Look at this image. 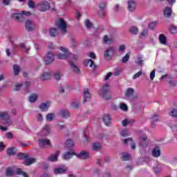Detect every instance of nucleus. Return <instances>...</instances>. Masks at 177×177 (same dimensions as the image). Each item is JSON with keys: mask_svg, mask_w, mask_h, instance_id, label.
Segmentation results:
<instances>
[{"mask_svg": "<svg viewBox=\"0 0 177 177\" xmlns=\"http://www.w3.org/2000/svg\"><path fill=\"white\" fill-rule=\"evenodd\" d=\"M106 2H101L100 3L99 6H98V8L100 9V12H99V15L100 16H104V15H106V12H104V9L106 8Z\"/></svg>", "mask_w": 177, "mask_h": 177, "instance_id": "18", "label": "nucleus"}, {"mask_svg": "<svg viewBox=\"0 0 177 177\" xmlns=\"http://www.w3.org/2000/svg\"><path fill=\"white\" fill-rule=\"evenodd\" d=\"M59 115L64 118H68L70 117V112L67 109L61 110L59 111Z\"/></svg>", "mask_w": 177, "mask_h": 177, "instance_id": "27", "label": "nucleus"}, {"mask_svg": "<svg viewBox=\"0 0 177 177\" xmlns=\"http://www.w3.org/2000/svg\"><path fill=\"white\" fill-rule=\"evenodd\" d=\"M71 107L72 109H78V107H80V102H72L71 104Z\"/></svg>", "mask_w": 177, "mask_h": 177, "instance_id": "55", "label": "nucleus"}, {"mask_svg": "<svg viewBox=\"0 0 177 177\" xmlns=\"http://www.w3.org/2000/svg\"><path fill=\"white\" fill-rule=\"evenodd\" d=\"M140 146L142 147H146L147 146V137L144 136L140 138Z\"/></svg>", "mask_w": 177, "mask_h": 177, "instance_id": "28", "label": "nucleus"}, {"mask_svg": "<svg viewBox=\"0 0 177 177\" xmlns=\"http://www.w3.org/2000/svg\"><path fill=\"white\" fill-rule=\"evenodd\" d=\"M98 93L105 100H110L111 99V94L109 93V84H104V86H102Z\"/></svg>", "mask_w": 177, "mask_h": 177, "instance_id": "1", "label": "nucleus"}, {"mask_svg": "<svg viewBox=\"0 0 177 177\" xmlns=\"http://www.w3.org/2000/svg\"><path fill=\"white\" fill-rule=\"evenodd\" d=\"M128 142H130L131 143V148L134 150V149H136V145L132 142V139L131 138H127L124 140V145H128Z\"/></svg>", "mask_w": 177, "mask_h": 177, "instance_id": "29", "label": "nucleus"}, {"mask_svg": "<svg viewBox=\"0 0 177 177\" xmlns=\"http://www.w3.org/2000/svg\"><path fill=\"white\" fill-rule=\"evenodd\" d=\"M37 99H38V95L37 94H32L29 97L28 100L30 103H34V102L37 101Z\"/></svg>", "mask_w": 177, "mask_h": 177, "instance_id": "38", "label": "nucleus"}, {"mask_svg": "<svg viewBox=\"0 0 177 177\" xmlns=\"http://www.w3.org/2000/svg\"><path fill=\"white\" fill-rule=\"evenodd\" d=\"M154 77H156V71L153 70L150 73V80L153 81V80H154Z\"/></svg>", "mask_w": 177, "mask_h": 177, "instance_id": "60", "label": "nucleus"}, {"mask_svg": "<svg viewBox=\"0 0 177 177\" xmlns=\"http://www.w3.org/2000/svg\"><path fill=\"white\" fill-rule=\"evenodd\" d=\"M120 135H121V136L122 138H125L126 136H129V133H128V130L127 129H123L120 132Z\"/></svg>", "mask_w": 177, "mask_h": 177, "instance_id": "48", "label": "nucleus"}, {"mask_svg": "<svg viewBox=\"0 0 177 177\" xmlns=\"http://www.w3.org/2000/svg\"><path fill=\"white\" fill-rule=\"evenodd\" d=\"M17 175H23L24 177H28L27 173L24 172L21 168H17L16 171Z\"/></svg>", "mask_w": 177, "mask_h": 177, "instance_id": "42", "label": "nucleus"}, {"mask_svg": "<svg viewBox=\"0 0 177 177\" xmlns=\"http://www.w3.org/2000/svg\"><path fill=\"white\" fill-rule=\"evenodd\" d=\"M114 52H115L114 47H108L104 53V57H105L106 60H111L113 56H114Z\"/></svg>", "mask_w": 177, "mask_h": 177, "instance_id": "4", "label": "nucleus"}, {"mask_svg": "<svg viewBox=\"0 0 177 177\" xmlns=\"http://www.w3.org/2000/svg\"><path fill=\"white\" fill-rule=\"evenodd\" d=\"M23 86V84H17L15 86V91H19Z\"/></svg>", "mask_w": 177, "mask_h": 177, "instance_id": "62", "label": "nucleus"}, {"mask_svg": "<svg viewBox=\"0 0 177 177\" xmlns=\"http://www.w3.org/2000/svg\"><path fill=\"white\" fill-rule=\"evenodd\" d=\"M102 41L106 45H110V44H113V38L109 37L107 35H104L103 37Z\"/></svg>", "mask_w": 177, "mask_h": 177, "instance_id": "24", "label": "nucleus"}, {"mask_svg": "<svg viewBox=\"0 0 177 177\" xmlns=\"http://www.w3.org/2000/svg\"><path fill=\"white\" fill-rule=\"evenodd\" d=\"M65 146L67 149H71L74 146V142L72 140H67L65 142Z\"/></svg>", "mask_w": 177, "mask_h": 177, "instance_id": "35", "label": "nucleus"}, {"mask_svg": "<svg viewBox=\"0 0 177 177\" xmlns=\"http://www.w3.org/2000/svg\"><path fill=\"white\" fill-rule=\"evenodd\" d=\"M148 32L149 31L147 30V29H143L140 36V38H146V37H147L148 35Z\"/></svg>", "mask_w": 177, "mask_h": 177, "instance_id": "46", "label": "nucleus"}, {"mask_svg": "<svg viewBox=\"0 0 177 177\" xmlns=\"http://www.w3.org/2000/svg\"><path fill=\"white\" fill-rule=\"evenodd\" d=\"M57 127H58L59 131H62V129H64V128H66V124H58Z\"/></svg>", "mask_w": 177, "mask_h": 177, "instance_id": "63", "label": "nucleus"}, {"mask_svg": "<svg viewBox=\"0 0 177 177\" xmlns=\"http://www.w3.org/2000/svg\"><path fill=\"white\" fill-rule=\"evenodd\" d=\"M17 151L16 150V148H15V147L8 148L7 149V154H8V156H15V154H16Z\"/></svg>", "mask_w": 177, "mask_h": 177, "instance_id": "32", "label": "nucleus"}, {"mask_svg": "<svg viewBox=\"0 0 177 177\" xmlns=\"http://www.w3.org/2000/svg\"><path fill=\"white\" fill-rule=\"evenodd\" d=\"M12 46L14 48H21L25 50V52H28L30 50V47L26 46L24 44H17V38H15L14 40H11Z\"/></svg>", "mask_w": 177, "mask_h": 177, "instance_id": "7", "label": "nucleus"}, {"mask_svg": "<svg viewBox=\"0 0 177 177\" xmlns=\"http://www.w3.org/2000/svg\"><path fill=\"white\" fill-rule=\"evenodd\" d=\"M55 62V55L53 53L48 52L44 57V63L46 65L51 64Z\"/></svg>", "mask_w": 177, "mask_h": 177, "instance_id": "10", "label": "nucleus"}, {"mask_svg": "<svg viewBox=\"0 0 177 177\" xmlns=\"http://www.w3.org/2000/svg\"><path fill=\"white\" fill-rule=\"evenodd\" d=\"M50 72H44L40 77L41 81H46V80H50Z\"/></svg>", "mask_w": 177, "mask_h": 177, "instance_id": "25", "label": "nucleus"}, {"mask_svg": "<svg viewBox=\"0 0 177 177\" xmlns=\"http://www.w3.org/2000/svg\"><path fill=\"white\" fill-rule=\"evenodd\" d=\"M28 6L29 8H35V3H34L32 1H29Z\"/></svg>", "mask_w": 177, "mask_h": 177, "instance_id": "64", "label": "nucleus"}, {"mask_svg": "<svg viewBox=\"0 0 177 177\" xmlns=\"http://www.w3.org/2000/svg\"><path fill=\"white\" fill-rule=\"evenodd\" d=\"M54 77L57 81H59V80H60V78H62V73H60L59 71H57L54 73Z\"/></svg>", "mask_w": 177, "mask_h": 177, "instance_id": "47", "label": "nucleus"}, {"mask_svg": "<svg viewBox=\"0 0 177 177\" xmlns=\"http://www.w3.org/2000/svg\"><path fill=\"white\" fill-rule=\"evenodd\" d=\"M129 32H131V34L133 35H136L138 32H139V29L135 26H132L129 29Z\"/></svg>", "mask_w": 177, "mask_h": 177, "instance_id": "37", "label": "nucleus"}, {"mask_svg": "<svg viewBox=\"0 0 177 177\" xmlns=\"http://www.w3.org/2000/svg\"><path fill=\"white\" fill-rule=\"evenodd\" d=\"M59 32H57V29L56 28H51L50 29V37H56Z\"/></svg>", "mask_w": 177, "mask_h": 177, "instance_id": "36", "label": "nucleus"}, {"mask_svg": "<svg viewBox=\"0 0 177 177\" xmlns=\"http://www.w3.org/2000/svg\"><path fill=\"white\" fill-rule=\"evenodd\" d=\"M50 107V102L47 101L46 102L41 103L39 106V109L41 110V111H46Z\"/></svg>", "mask_w": 177, "mask_h": 177, "instance_id": "19", "label": "nucleus"}, {"mask_svg": "<svg viewBox=\"0 0 177 177\" xmlns=\"http://www.w3.org/2000/svg\"><path fill=\"white\" fill-rule=\"evenodd\" d=\"M129 60V53L125 55L124 57H122V63H127Z\"/></svg>", "mask_w": 177, "mask_h": 177, "instance_id": "53", "label": "nucleus"}, {"mask_svg": "<svg viewBox=\"0 0 177 177\" xmlns=\"http://www.w3.org/2000/svg\"><path fill=\"white\" fill-rule=\"evenodd\" d=\"M55 113H50L47 114V115L46 116V118L47 121H53V119L55 118Z\"/></svg>", "mask_w": 177, "mask_h": 177, "instance_id": "40", "label": "nucleus"}, {"mask_svg": "<svg viewBox=\"0 0 177 177\" xmlns=\"http://www.w3.org/2000/svg\"><path fill=\"white\" fill-rule=\"evenodd\" d=\"M122 160H123V161H129V160H131V155L125 153H122Z\"/></svg>", "mask_w": 177, "mask_h": 177, "instance_id": "45", "label": "nucleus"}, {"mask_svg": "<svg viewBox=\"0 0 177 177\" xmlns=\"http://www.w3.org/2000/svg\"><path fill=\"white\" fill-rule=\"evenodd\" d=\"M76 157H77V158H80V160H86L89 158V153L82 151L80 153H76Z\"/></svg>", "mask_w": 177, "mask_h": 177, "instance_id": "16", "label": "nucleus"}, {"mask_svg": "<svg viewBox=\"0 0 177 177\" xmlns=\"http://www.w3.org/2000/svg\"><path fill=\"white\" fill-rule=\"evenodd\" d=\"M59 50H62V52H64V53H59L57 55V57L58 59H62V60L68 59V55H70V53H68V50H67V48L64 47H60Z\"/></svg>", "mask_w": 177, "mask_h": 177, "instance_id": "8", "label": "nucleus"}, {"mask_svg": "<svg viewBox=\"0 0 177 177\" xmlns=\"http://www.w3.org/2000/svg\"><path fill=\"white\" fill-rule=\"evenodd\" d=\"M56 26L61 30V32H63V34H66V32H67V24L63 19H59L56 22Z\"/></svg>", "mask_w": 177, "mask_h": 177, "instance_id": "5", "label": "nucleus"}, {"mask_svg": "<svg viewBox=\"0 0 177 177\" xmlns=\"http://www.w3.org/2000/svg\"><path fill=\"white\" fill-rule=\"evenodd\" d=\"M68 171V168L65 166H62V167L55 168L53 171L55 175H59L62 174H66Z\"/></svg>", "mask_w": 177, "mask_h": 177, "instance_id": "13", "label": "nucleus"}, {"mask_svg": "<svg viewBox=\"0 0 177 177\" xmlns=\"http://www.w3.org/2000/svg\"><path fill=\"white\" fill-rule=\"evenodd\" d=\"M126 48H127V47L125 46V45L122 44L119 46L118 50H119L120 53H124V50H125Z\"/></svg>", "mask_w": 177, "mask_h": 177, "instance_id": "58", "label": "nucleus"}, {"mask_svg": "<svg viewBox=\"0 0 177 177\" xmlns=\"http://www.w3.org/2000/svg\"><path fill=\"white\" fill-rule=\"evenodd\" d=\"M13 174H15V171H13V169H12V167H8L6 169V176H12Z\"/></svg>", "mask_w": 177, "mask_h": 177, "instance_id": "44", "label": "nucleus"}, {"mask_svg": "<svg viewBox=\"0 0 177 177\" xmlns=\"http://www.w3.org/2000/svg\"><path fill=\"white\" fill-rule=\"evenodd\" d=\"M84 66H88L89 64V66L91 68H96V65H95V63L92 59H85L84 61Z\"/></svg>", "mask_w": 177, "mask_h": 177, "instance_id": "23", "label": "nucleus"}, {"mask_svg": "<svg viewBox=\"0 0 177 177\" xmlns=\"http://www.w3.org/2000/svg\"><path fill=\"white\" fill-rule=\"evenodd\" d=\"M0 118L4 120V124L5 125H7V127L12 125L13 123V121L10 119L8 112H0Z\"/></svg>", "mask_w": 177, "mask_h": 177, "instance_id": "3", "label": "nucleus"}, {"mask_svg": "<svg viewBox=\"0 0 177 177\" xmlns=\"http://www.w3.org/2000/svg\"><path fill=\"white\" fill-rule=\"evenodd\" d=\"M136 63L138 66H142V64H143V59H142V57H138L136 60Z\"/></svg>", "mask_w": 177, "mask_h": 177, "instance_id": "56", "label": "nucleus"}, {"mask_svg": "<svg viewBox=\"0 0 177 177\" xmlns=\"http://www.w3.org/2000/svg\"><path fill=\"white\" fill-rule=\"evenodd\" d=\"M164 17L169 19L172 16V7L166 6L163 10Z\"/></svg>", "mask_w": 177, "mask_h": 177, "instance_id": "14", "label": "nucleus"}, {"mask_svg": "<svg viewBox=\"0 0 177 177\" xmlns=\"http://www.w3.org/2000/svg\"><path fill=\"white\" fill-rule=\"evenodd\" d=\"M25 28L27 31H34L35 30V24L31 20H27L25 24Z\"/></svg>", "mask_w": 177, "mask_h": 177, "instance_id": "12", "label": "nucleus"}, {"mask_svg": "<svg viewBox=\"0 0 177 177\" xmlns=\"http://www.w3.org/2000/svg\"><path fill=\"white\" fill-rule=\"evenodd\" d=\"M69 64L74 73H77V74L80 73V68H78V66H77V65L74 64V62H71Z\"/></svg>", "mask_w": 177, "mask_h": 177, "instance_id": "34", "label": "nucleus"}, {"mask_svg": "<svg viewBox=\"0 0 177 177\" xmlns=\"http://www.w3.org/2000/svg\"><path fill=\"white\" fill-rule=\"evenodd\" d=\"M170 115L171 117H174V118H177V109H173L170 111Z\"/></svg>", "mask_w": 177, "mask_h": 177, "instance_id": "49", "label": "nucleus"}, {"mask_svg": "<svg viewBox=\"0 0 177 177\" xmlns=\"http://www.w3.org/2000/svg\"><path fill=\"white\" fill-rule=\"evenodd\" d=\"M37 161V160L34 158H25L24 161V165H31L32 164H34V162H35Z\"/></svg>", "mask_w": 177, "mask_h": 177, "instance_id": "22", "label": "nucleus"}, {"mask_svg": "<svg viewBox=\"0 0 177 177\" xmlns=\"http://www.w3.org/2000/svg\"><path fill=\"white\" fill-rule=\"evenodd\" d=\"M131 120H124L122 122V125H123V127H127V124H131ZM132 122H133V120H132Z\"/></svg>", "mask_w": 177, "mask_h": 177, "instance_id": "57", "label": "nucleus"}, {"mask_svg": "<svg viewBox=\"0 0 177 177\" xmlns=\"http://www.w3.org/2000/svg\"><path fill=\"white\" fill-rule=\"evenodd\" d=\"M83 96H84V99H83L84 102H87L88 99L91 98V93H89V91H88V89H86L84 91Z\"/></svg>", "mask_w": 177, "mask_h": 177, "instance_id": "33", "label": "nucleus"}, {"mask_svg": "<svg viewBox=\"0 0 177 177\" xmlns=\"http://www.w3.org/2000/svg\"><path fill=\"white\" fill-rule=\"evenodd\" d=\"M30 15H31V12L28 11H22L20 13L15 12L12 14V17L17 21H24V16H30Z\"/></svg>", "mask_w": 177, "mask_h": 177, "instance_id": "2", "label": "nucleus"}, {"mask_svg": "<svg viewBox=\"0 0 177 177\" xmlns=\"http://www.w3.org/2000/svg\"><path fill=\"white\" fill-rule=\"evenodd\" d=\"M100 149H102V145L99 142H95L93 144V150L97 151Z\"/></svg>", "mask_w": 177, "mask_h": 177, "instance_id": "39", "label": "nucleus"}, {"mask_svg": "<svg viewBox=\"0 0 177 177\" xmlns=\"http://www.w3.org/2000/svg\"><path fill=\"white\" fill-rule=\"evenodd\" d=\"M84 26L86 27V28H91L92 27V23L89 19H86L84 21Z\"/></svg>", "mask_w": 177, "mask_h": 177, "instance_id": "50", "label": "nucleus"}, {"mask_svg": "<svg viewBox=\"0 0 177 177\" xmlns=\"http://www.w3.org/2000/svg\"><path fill=\"white\" fill-rule=\"evenodd\" d=\"M39 146L44 149V147H50L52 144L50 143V140L48 138H39Z\"/></svg>", "mask_w": 177, "mask_h": 177, "instance_id": "9", "label": "nucleus"}, {"mask_svg": "<svg viewBox=\"0 0 177 177\" xmlns=\"http://www.w3.org/2000/svg\"><path fill=\"white\" fill-rule=\"evenodd\" d=\"M50 8V3L46 1H43L37 4V9L40 12H46Z\"/></svg>", "mask_w": 177, "mask_h": 177, "instance_id": "6", "label": "nucleus"}, {"mask_svg": "<svg viewBox=\"0 0 177 177\" xmlns=\"http://www.w3.org/2000/svg\"><path fill=\"white\" fill-rule=\"evenodd\" d=\"M13 71L15 75H19V73H20V66L18 65H14Z\"/></svg>", "mask_w": 177, "mask_h": 177, "instance_id": "43", "label": "nucleus"}, {"mask_svg": "<svg viewBox=\"0 0 177 177\" xmlns=\"http://www.w3.org/2000/svg\"><path fill=\"white\" fill-rule=\"evenodd\" d=\"M59 154H60V152L59 151H56L54 154L48 157V161H50L51 162H55V161H57Z\"/></svg>", "mask_w": 177, "mask_h": 177, "instance_id": "21", "label": "nucleus"}, {"mask_svg": "<svg viewBox=\"0 0 177 177\" xmlns=\"http://www.w3.org/2000/svg\"><path fill=\"white\" fill-rule=\"evenodd\" d=\"M120 109L122 111H128V106L124 103H121L120 104Z\"/></svg>", "mask_w": 177, "mask_h": 177, "instance_id": "51", "label": "nucleus"}, {"mask_svg": "<svg viewBox=\"0 0 177 177\" xmlns=\"http://www.w3.org/2000/svg\"><path fill=\"white\" fill-rule=\"evenodd\" d=\"M50 133V126L46 124L42 129L41 133H40V136H48Z\"/></svg>", "mask_w": 177, "mask_h": 177, "instance_id": "15", "label": "nucleus"}, {"mask_svg": "<svg viewBox=\"0 0 177 177\" xmlns=\"http://www.w3.org/2000/svg\"><path fill=\"white\" fill-rule=\"evenodd\" d=\"M136 1L135 0H128L127 1V9L129 12H135L136 9Z\"/></svg>", "mask_w": 177, "mask_h": 177, "instance_id": "11", "label": "nucleus"}, {"mask_svg": "<svg viewBox=\"0 0 177 177\" xmlns=\"http://www.w3.org/2000/svg\"><path fill=\"white\" fill-rule=\"evenodd\" d=\"M19 160H26L28 157V154L21 153L17 155Z\"/></svg>", "mask_w": 177, "mask_h": 177, "instance_id": "41", "label": "nucleus"}, {"mask_svg": "<svg viewBox=\"0 0 177 177\" xmlns=\"http://www.w3.org/2000/svg\"><path fill=\"white\" fill-rule=\"evenodd\" d=\"M159 41L162 45H167V37H165L164 34L159 35Z\"/></svg>", "mask_w": 177, "mask_h": 177, "instance_id": "30", "label": "nucleus"}, {"mask_svg": "<svg viewBox=\"0 0 177 177\" xmlns=\"http://www.w3.org/2000/svg\"><path fill=\"white\" fill-rule=\"evenodd\" d=\"M149 30H153V28H156V22H151L149 25Z\"/></svg>", "mask_w": 177, "mask_h": 177, "instance_id": "61", "label": "nucleus"}, {"mask_svg": "<svg viewBox=\"0 0 177 177\" xmlns=\"http://www.w3.org/2000/svg\"><path fill=\"white\" fill-rule=\"evenodd\" d=\"M161 156V150L160 149V147H156V157H160Z\"/></svg>", "mask_w": 177, "mask_h": 177, "instance_id": "54", "label": "nucleus"}, {"mask_svg": "<svg viewBox=\"0 0 177 177\" xmlns=\"http://www.w3.org/2000/svg\"><path fill=\"white\" fill-rule=\"evenodd\" d=\"M73 156H76L75 152H74L73 151H70L66 152L63 155V159L64 160H70V158H73Z\"/></svg>", "mask_w": 177, "mask_h": 177, "instance_id": "20", "label": "nucleus"}, {"mask_svg": "<svg viewBox=\"0 0 177 177\" xmlns=\"http://www.w3.org/2000/svg\"><path fill=\"white\" fill-rule=\"evenodd\" d=\"M73 60H78V55L69 53V55H68L69 64L71 62H73Z\"/></svg>", "mask_w": 177, "mask_h": 177, "instance_id": "31", "label": "nucleus"}, {"mask_svg": "<svg viewBox=\"0 0 177 177\" xmlns=\"http://www.w3.org/2000/svg\"><path fill=\"white\" fill-rule=\"evenodd\" d=\"M102 121L106 127H110L111 125V118L109 114L104 115Z\"/></svg>", "mask_w": 177, "mask_h": 177, "instance_id": "17", "label": "nucleus"}, {"mask_svg": "<svg viewBox=\"0 0 177 177\" xmlns=\"http://www.w3.org/2000/svg\"><path fill=\"white\" fill-rule=\"evenodd\" d=\"M134 92H135V90H133V88L131 87L127 88L125 93L126 97H128V98L132 97V96H133Z\"/></svg>", "mask_w": 177, "mask_h": 177, "instance_id": "26", "label": "nucleus"}, {"mask_svg": "<svg viewBox=\"0 0 177 177\" xmlns=\"http://www.w3.org/2000/svg\"><path fill=\"white\" fill-rule=\"evenodd\" d=\"M170 32H171V34H176V32H177V27L174 26V25H171L170 26Z\"/></svg>", "mask_w": 177, "mask_h": 177, "instance_id": "52", "label": "nucleus"}, {"mask_svg": "<svg viewBox=\"0 0 177 177\" xmlns=\"http://www.w3.org/2000/svg\"><path fill=\"white\" fill-rule=\"evenodd\" d=\"M142 71H140L138 73H136L133 76V80H136V78H139V77H140V75H142Z\"/></svg>", "mask_w": 177, "mask_h": 177, "instance_id": "59", "label": "nucleus"}]
</instances>
